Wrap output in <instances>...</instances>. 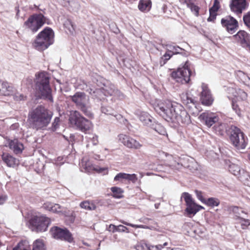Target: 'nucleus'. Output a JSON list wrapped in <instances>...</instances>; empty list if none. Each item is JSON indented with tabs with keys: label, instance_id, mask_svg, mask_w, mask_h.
Segmentation results:
<instances>
[{
	"label": "nucleus",
	"instance_id": "obj_1",
	"mask_svg": "<svg viewBox=\"0 0 250 250\" xmlns=\"http://www.w3.org/2000/svg\"><path fill=\"white\" fill-rule=\"evenodd\" d=\"M155 111L168 122L188 125L190 118L180 104H173L170 101H158L154 104Z\"/></svg>",
	"mask_w": 250,
	"mask_h": 250
},
{
	"label": "nucleus",
	"instance_id": "obj_2",
	"mask_svg": "<svg viewBox=\"0 0 250 250\" xmlns=\"http://www.w3.org/2000/svg\"><path fill=\"white\" fill-rule=\"evenodd\" d=\"M52 116V113L48 110L39 106L29 112L27 121L33 128L38 130L47 126Z\"/></svg>",
	"mask_w": 250,
	"mask_h": 250
},
{
	"label": "nucleus",
	"instance_id": "obj_3",
	"mask_svg": "<svg viewBox=\"0 0 250 250\" xmlns=\"http://www.w3.org/2000/svg\"><path fill=\"white\" fill-rule=\"evenodd\" d=\"M36 89L43 98L47 99L52 102L51 90L49 86V77L45 72H41L36 75Z\"/></svg>",
	"mask_w": 250,
	"mask_h": 250
},
{
	"label": "nucleus",
	"instance_id": "obj_4",
	"mask_svg": "<svg viewBox=\"0 0 250 250\" xmlns=\"http://www.w3.org/2000/svg\"><path fill=\"white\" fill-rule=\"evenodd\" d=\"M83 89L88 92L93 99H98L100 100L104 99V96H118L119 91L115 89L113 85L109 86L104 85L102 89H95L89 84H85L84 86L82 88Z\"/></svg>",
	"mask_w": 250,
	"mask_h": 250
},
{
	"label": "nucleus",
	"instance_id": "obj_5",
	"mask_svg": "<svg viewBox=\"0 0 250 250\" xmlns=\"http://www.w3.org/2000/svg\"><path fill=\"white\" fill-rule=\"evenodd\" d=\"M54 41V33L49 27L44 28L37 36L34 46L38 50L47 49Z\"/></svg>",
	"mask_w": 250,
	"mask_h": 250
},
{
	"label": "nucleus",
	"instance_id": "obj_6",
	"mask_svg": "<svg viewBox=\"0 0 250 250\" xmlns=\"http://www.w3.org/2000/svg\"><path fill=\"white\" fill-rule=\"evenodd\" d=\"M69 121L71 125H75L77 129L83 132H86L93 127L91 122L83 117L76 110L70 112Z\"/></svg>",
	"mask_w": 250,
	"mask_h": 250
},
{
	"label": "nucleus",
	"instance_id": "obj_7",
	"mask_svg": "<svg viewBox=\"0 0 250 250\" xmlns=\"http://www.w3.org/2000/svg\"><path fill=\"white\" fill-rule=\"evenodd\" d=\"M69 98L85 115L90 118L93 117L89 105V98L85 93L77 92L73 95L70 96Z\"/></svg>",
	"mask_w": 250,
	"mask_h": 250
},
{
	"label": "nucleus",
	"instance_id": "obj_8",
	"mask_svg": "<svg viewBox=\"0 0 250 250\" xmlns=\"http://www.w3.org/2000/svg\"><path fill=\"white\" fill-rule=\"evenodd\" d=\"M50 224V219L46 216L41 215L33 216L29 221L28 227L32 231L36 232L45 231Z\"/></svg>",
	"mask_w": 250,
	"mask_h": 250
},
{
	"label": "nucleus",
	"instance_id": "obj_9",
	"mask_svg": "<svg viewBox=\"0 0 250 250\" xmlns=\"http://www.w3.org/2000/svg\"><path fill=\"white\" fill-rule=\"evenodd\" d=\"M42 208L53 213H60L67 217L71 223H73L75 220V215L74 211L66 209L59 204L46 202L43 204Z\"/></svg>",
	"mask_w": 250,
	"mask_h": 250
},
{
	"label": "nucleus",
	"instance_id": "obj_10",
	"mask_svg": "<svg viewBox=\"0 0 250 250\" xmlns=\"http://www.w3.org/2000/svg\"><path fill=\"white\" fill-rule=\"evenodd\" d=\"M191 75L190 70L189 69V62L187 61L184 65L179 68L176 71L171 74L172 78L177 83L182 84L187 83L190 81Z\"/></svg>",
	"mask_w": 250,
	"mask_h": 250
},
{
	"label": "nucleus",
	"instance_id": "obj_11",
	"mask_svg": "<svg viewBox=\"0 0 250 250\" xmlns=\"http://www.w3.org/2000/svg\"><path fill=\"white\" fill-rule=\"evenodd\" d=\"M45 18L42 14L34 15L24 22L26 28L32 32H37L45 23Z\"/></svg>",
	"mask_w": 250,
	"mask_h": 250
},
{
	"label": "nucleus",
	"instance_id": "obj_12",
	"mask_svg": "<svg viewBox=\"0 0 250 250\" xmlns=\"http://www.w3.org/2000/svg\"><path fill=\"white\" fill-rule=\"evenodd\" d=\"M230 139L232 144L238 149L245 148L247 143L244 134L239 128L235 126L232 127Z\"/></svg>",
	"mask_w": 250,
	"mask_h": 250
},
{
	"label": "nucleus",
	"instance_id": "obj_13",
	"mask_svg": "<svg viewBox=\"0 0 250 250\" xmlns=\"http://www.w3.org/2000/svg\"><path fill=\"white\" fill-rule=\"evenodd\" d=\"M181 198H184L186 202L187 206L186 211L188 215H194L199 210L204 209L202 206L197 205L195 203L191 195L189 193L187 192L183 193Z\"/></svg>",
	"mask_w": 250,
	"mask_h": 250
},
{
	"label": "nucleus",
	"instance_id": "obj_14",
	"mask_svg": "<svg viewBox=\"0 0 250 250\" xmlns=\"http://www.w3.org/2000/svg\"><path fill=\"white\" fill-rule=\"evenodd\" d=\"M50 233L52 236L56 239L65 240L69 242L73 239L71 234L66 229L54 227L51 228Z\"/></svg>",
	"mask_w": 250,
	"mask_h": 250
},
{
	"label": "nucleus",
	"instance_id": "obj_15",
	"mask_svg": "<svg viewBox=\"0 0 250 250\" xmlns=\"http://www.w3.org/2000/svg\"><path fill=\"white\" fill-rule=\"evenodd\" d=\"M119 141L126 147L133 149H140L143 146L139 141L132 137L124 134L118 135Z\"/></svg>",
	"mask_w": 250,
	"mask_h": 250
},
{
	"label": "nucleus",
	"instance_id": "obj_16",
	"mask_svg": "<svg viewBox=\"0 0 250 250\" xmlns=\"http://www.w3.org/2000/svg\"><path fill=\"white\" fill-rule=\"evenodd\" d=\"M221 23L222 25L225 27L227 31L230 34L234 33L238 27V21L230 16H228L222 18Z\"/></svg>",
	"mask_w": 250,
	"mask_h": 250
},
{
	"label": "nucleus",
	"instance_id": "obj_17",
	"mask_svg": "<svg viewBox=\"0 0 250 250\" xmlns=\"http://www.w3.org/2000/svg\"><path fill=\"white\" fill-rule=\"evenodd\" d=\"M200 121L208 127L216 124L219 121V117L215 113L210 112L202 113L198 117Z\"/></svg>",
	"mask_w": 250,
	"mask_h": 250
},
{
	"label": "nucleus",
	"instance_id": "obj_18",
	"mask_svg": "<svg viewBox=\"0 0 250 250\" xmlns=\"http://www.w3.org/2000/svg\"><path fill=\"white\" fill-rule=\"evenodd\" d=\"M202 89L200 96V100L202 104L208 106L211 105L213 103V99L210 91L208 89L207 85L202 83Z\"/></svg>",
	"mask_w": 250,
	"mask_h": 250
},
{
	"label": "nucleus",
	"instance_id": "obj_19",
	"mask_svg": "<svg viewBox=\"0 0 250 250\" xmlns=\"http://www.w3.org/2000/svg\"><path fill=\"white\" fill-rule=\"evenodd\" d=\"M247 7L246 0H231L230 7L231 11L237 15L241 14Z\"/></svg>",
	"mask_w": 250,
	"mask_h": 250
},
{
	"label": "nucleus",
	"instance_id": "obj_20",
	"mask_svg": "<svg viewBox=\"0 0 250 250\" xmlns=\"http://www.w3.org/2000/svg\"><path fill=\"white\" fill-rule=\"evenodd\" d=\"M233 37L241 45L250 51V44L248 34L244 31H240Z\"/></svg>",
	"mask_w": 250,
	"mask_h": 250
},
{
	"label": "nucleus",
	"instance_id": "obj_21",
	"mask_svg": "<svg viewBox=\"0 0 250 250\" xmlns=\"http://www.w3.org/2000/svg\"><path fill=\"white\" fill-rule=\"evenodd\" d=\"M82 167L85 170V172H91L95 171L98 172H102L106 169L105 168H100L98 166L94 165L89 161H87L84 159L82 161Z\"/></svg>",
	"mask_w": 250,
	"mask_h": 250
},
{
	"label": "nucleus",
	"instance_id": "obj_22",
	"mask_svg": "<svg viewBox=\"0 0 250 250\" xmlns=\"http://www.w3.org/2000/svg\"><path fill=\"white\" fill-rule=\"evenodd\" d=\"M136 115L144 125L150 126L154 120L153 117L148 113L145 111H137Z\"/></svg>",
	"mask_w": 250,
	"mask_h": 250
},
{
	"label": "nucleus",
	"instance_id": "obj_23",
	"mask_svg": "<svg viewBox=\"0 0 250 250\" xmlns=\"http://www.w3.org/2000/svg\"><path fill=\"white\" fill-rule=\"evenodd\" d=\"M1 159L8 167H14L19 165L18 159L7 153H3L1 155Z\"/></svg>",
	"mask_w": 250,
	"mask_h": 250
},
{
	"label": "nucleus",
	"instance_id": "obj_24",
	"mask_svg": "<svg viewBox=\"0 0 250 250\" xmlns=\"http://www.w3.org/2000/svg\"><path fill=\"white\" fill-rule=\"evenodd\" d=\"M180 3L183 6H186L196 16L199 15V8L197 5L196 0H179Z\"/></svg>",
	"mask_w": 250,
	"mask_h": 250
},
{
	"label": "nucleus",
	"instance_id": "obj_25",
	"mask_svg": "<svg viewBox=\"0 0 250 250\" xmlns=\"http://www.w3.org/2000/svg\"><path fill=\"white\" fill-rule=\"evenodd\" d=\"M9 147L15 154L21 153L24 149L23 144L17 139L10 140L9 142Z\"/></svg>",
	"mask_w": 250,
	"mask_h": 250
},
{
	"label": "nucleus",
	"instance_id": "obj_26",
	"mask_svg": "<svg viewBox=\"0 0 250 250\" xmlns=\"http://www.w3.org/2000/svg\"><path fill=\"white\" fill-rule=\"evenodd\" d=\"M181 100L183 104L186 105L188 108L196 107V102L189 94H182Z\"/></svg>",
	"mask_w": 250,
	"mask_h": 250
},
{
	"label": "nucleus",
	"instance_id": "obj_27",
	"mask_svg": "<svg viewBox=\"0 0 250 250\" xmlns=\"http://www.w3.org/2000/svg\"><path fill=\"white\" fill-rule=\"evenodd\" d=\"M152 3L150 0H140L138 8L140 11L143 12H147L151 8Z\"/></svg>",
	"mask_w": 250,
	"mask_h": 250
},
{
	"label": "nucleus",
	"instance_id": "obj_28",
	"mask_svg": "<svg viewBox=\"0 0 250 250\" xmlns=\"http://www.w3.org/2000/svg\"><path fill=\"white\" fill-rule=\"evenodd\" d=\"M150 127L156 132L161 135H167V133L165 127L161 124L155 122L154 120L150 125Z\"/></svg>",
	"mask_w": 250,
	"mask_h": 250
},
{
	"label": "nucleus",
	"instance_id": "obj_29",
	"mask_svg": "<svg viewBox=\"0 0 250 250\" xmlns=\"http://www.w3.org/2000/svg\"><path fill=\"white\" fill-rule=\"evenodd\" d=\"M230 91L233 94V96L237 99L241 100H245L247 98V94L243 90L240 89H230Z\"/></svg>",
	"mask_w": 250,
	"mask_h": 250
},
{
	"label": "nucleus",
	"instance_id": "obj_30",
	"mask_svg": "<svg viewBox=\"0 0 250 250\" xmlns=\"http://www.w3.org/2000/svg\"><path fill=\"white\" fill-rule=\"evenodd\" d=\"M13 93V88L7 82H5L0 91V94L3 96H9Z\"/></svg>",
	"mask_w": 250,
	"mask_h": 250
},
{
	"label": "nucleus",
	"instance_id": "obj_31",
	"mask_svg": "<svg viewBox=\"0 0 250 250\" xmlns=\"http://www.w3.org/2000/svg\"><path fill=\"white\" fill-rule=\"evenodd\" d=\"M80 206L81 208L88 210H93L96 208L95 204L93 202L89 201H84L81 202Z\"/></svg>",
	"mask_w": 250,
	"mask_h": 250
},
{
	"label": "nucleus",
	"instance_id": "obj_32",
	"mask_svg": "<svg viewBox=\"0 0 250 250\" xmlns=\"http://www.w3.org/2000/svg\"><path fill=\"white\" fill-rule=\"evenodd\" d=\"M32 250H46L43 241L40 239L36 240L33 243Z\"/></svg>",
	"mask_w": 250,
	"mask_h": 250
},
{
	"label": "nucleus",
	"instance_id": "obj_33",
	"mask_svg": "<svg viewBox=\"0 0 250 250\" xmlns=\"http://www.w3.org/2000/svg\"><path fill=\"white\" fill-rule=\"evenodd\" d=\"M63 25L66 32L68 34H73L75 32V27L71 21L68 19L66 20Z\"/></svg>",
	"mask_w": 250,
	"mask_h": 250
},
{
	"label": "nucleus",
	"instance_id": "obj_34",
	"mask_svg": "<svg viewBox=\"0 0 250 250\" xmlns=\"http://www.w3.org/2000/svg\"><path fill=\"white\" fill-rule=\"evenodd\" d=\"M243 170L241 169L240 167L237 165L232 164L229 166V170L230 172L239 178L240 177V175H242Z\"/></svg>",
	"mask_w": 250,
	"mask_h": 250
},
{
	"label": "nucleus",
	"instance_id": "obj_35",
	"mask_svg": "<svg viewBox=\"0 0 250 250\" xmlns=\"http://www.w3.org/2000/svg\"><path fill=\"white\" fill-rule=\"evenodd\" d=\"M204 204L211 207H217L220 204V201L217 198L210 197L208 198L207 200H205V202Z\"/></svg>",
	"mask_w": 250,
	"mask_h": 250
},
{
	"label": "nucleus",
	"instance_id": "obj_36",
	"mask_svg": "<svg viewBox=\"0 0 250 250\" xmlns=\"http://www.w3.org/2000/svg\"><path fill=\"white\" fill-rule=\"evenodd\" d=\"M166 47L167 50L171 53V54H177L180 53L183 49L177 45H173L171 44H167L166 45Z\"/></svg>",
	"mask_w": 250,
	"mask_h": 250
},
{
	"label": "nucleus",
	"instance_id": "obj_37",
	"mask_svg": "<svg viewBox=\"0 0 250 250\" xmlns=\"http://www.w3.org/2000/svg\"><path fill=\"white\" fill-rule=\"evenodd\" d=\"M239 178L245 185L250 187V177L247 172L243 170L242 174V175H240V177Z\"/></svg>",
	"mask_w": 250,
	"mask_h": 250
},
{
	"label": "nucleus",
	"instance_id": "obj_38",
	"mask_svg": "<svg viewBox=\"0 0 250 250\" xmlns=\"http://www.w3.org/2000/svg\"><path fill=\"white\" fill-rule=\"evenodd\" d=\"M213 129L216 133L222 135L226 129V125L224 123H221L218 122L213 126Z\"/></svg>",
	"mask_w": 250,
	"mask_h": 250
},
{
	"label": "nucleus",
	"instance_id": "obj_39",
	"mask_svg": "<svg viewBox=\"0 0 250 250\" xmlns=\"http://www.w3.org/2000/svg\"><path fill=\"white\" fill-rule=\"evenodd\" d=\"M111 190L113 192V195L114 197L120 198L123 197V190L121 188L114 187L111 188Z\"/></svg>",
	"mask_w": 250,
	"mask_h": 250
},
{
	"label": "nucleus",
	"instance_id": "obj_40",
	"mask_svg": "<svg viewBox=\"0 0 250 250\" xmlns=\"http://www.w3.org/2000/svg\"><path fill=\"white\" fill-rule=\"evenodd\" d=\"M173 56V54H171L169 51L167 50L166 53L161 57L160 64L161 66L164 65L169 60L171 57Z\"/></svg>",
	"mask_w": 250,
	"mask_h": 250
},
{
	"label": "nucleus",
	"instance_id": "obj_41",
	"mask_svg": "<svg viewBox=\"0 0 250 250\" xmlns=\"http://www.w3.org/2000/svg\"><path fill=\"white\" fill-rule=\"evenodd\" d=\"M120 222L121 223L123 224L124 225L130 226L131 227L135 228H142V229H150V228L147 226L142 225H135V224L128 223L124 220H120Z\"/></svg>",
	"mask_w": 250,
	"mask_h": 250
},
{
	"label": "nucleus",
	"instance_id": "obj_42",
	"mask_svg": "<svg viewBox=\"0 0 250 250\" xmlns=\"http://www.w3.org/2000/svg\"><path fill=\"white\" fill-rule=\"evenodd\" d=\"M13 250H30V249L26 242H21Z\"/></svg>",
	"mask_w": 250,
	"mask_h": 250
},
{
	"label": "nucleus",
	"instance_id": "obj_43",
	"mask_svg": "<svg viewBox=\"0 0 250 250\" xmlns=\"http://www.w3.org/2000/svg\"><path fill=\"white\" fill-rule=\"evenodd\" d=\"M151 245L144 242H141L137 245L136 249L137 250H150Z\"/></svg>",
	"mask_w": 250,
	"mask_h": 250
},
{
	"label": "nucleus",
	"instance_id": "obj_44",
	"mask_svg": "<svg viewBox=\"0 0 250 250\" xmlns=\"http://www.w3.org/2000/svg\"><path fill=\"white\" fill-rule=\"evenodd\" d=\"M88 142H91L94 146L97 145L99 143L98 136L96 134H91L88 138Z\"/></svg>",
	"mask_w": 250,
	"mask_h": 250
},
{
	"label": "nucleus",
	"instance_id": "obj_45",
	"mask_svg": "<svg viewBox=\"0 0 250 250\" xmlns=\"http://www.w3.org/2000/svg\"><path fill=\"white\" fill-rule=\"evenodd\" d=\"M101 111L102 113L106 115H114L113 109L109 106H102L101 107Z\"/></svg>",
	"mask_w": 250,
	"mask_h": 250
},
{
	"label": "nucleus",
	"instance_id": "obj_46",
	"mask_svg": "<svg viewBox=\"0 0 250 250\" xmlns=\"http://www.w3.org/2000/svg\"><path fill=\"white\" fill-rule=\"evenodd\" d=\"M230 210H231L237 216L238 218L240 219V215H241V213H245L243 210L240 209L238 207L233 206L230 208Z\"/></svg>",
	"mask_w": 250,
	"mask_h": 250
},
{
	"label": "nucleus",
	"instance_id": "obj_47",
	"mask_svg": "<svg viewBox=\"0 0 250 250\" xmlns=\"http://www.w3.org/2000/svg\"><path fill=\"white\" fill-rule=\"evenodd\" d=\"M127 173L120 172L117 174L114 178L115 181L122 182L123 180H126Z\"/></svg>",
	"mask_w": 250,
	"mask_h": 250
},
{
	"label": "nucleus",
	"instance_id": "obj_48",
	"mask_svg": "<svg viewBox=\"0 0 250 250\" xmlns=\"http://www.w3.org/2000/svg\"><path fill=\"white\" fill-rule=\"evenodd\" d=\"M243 21L245 25L250 31V11L247 13L243 16Z\"/></svg>",
	"mask_w": 250,
	"mask_h": 250
},
{
	"label": "nucleus",
	"instance_id": "obj_49",
	"mask_svg": "<svg viewBox=\"0 0 250 250\" xmlns=\"http://www.w3.org/2000/svg\"><path fill=\"white\" fill-rule=\"evenodd\" d=\"M240 220H241L240 223L243 229H246L250 225V222L249 220L245 219L243 218H240Z\"/></svg>",
	"mask_w": 250,
	"mask_h": 250
},
{
	"label": "nucleus",
	"instance_id": "obj_50",
	"mask_svg": "<svg viewBox=\"0 0 250 250\" xmlns=\"http://www.w3.org/2000/svg\"><path fill=\"white\" fill-rule=\"evenodd\" d=\"M220 8V3L217 0H215L213 5L209 9V12L216 13Z\"/></svg>",
	"mask_w": 250,
	"mask_h": 250
},
{
	"label": "nucleus",
	"instance_id": "obj_51",
	"mask_svg": "<svg viewBox=\"0 0 250 250\" xmlns=\"http://www.w3.org/2000/svg\"><path fill=\"white\" fill-rule=\"evenodd\" d=\"M167 242H165L163 245L158 244L155 246L151 245L150 250H162L164 247L167 246Z\"/></svg>",
	"mask_w": 250,
	"mask_h": 250
},
{
	"label": "nucleus",
	"instance_id": "obj_52",
	"mask_svg": "<svg viewBox=\"0 0 250 250\" xmlns=\"http://www.w3.org/2000/svg\"><path fill=\"white\" fill-rule=\"evenodd\" d=\"M117 232L128 233L129 230L128 229L126 228L125 226L122 225H119L117 226Z\"/></svg>",
	"mask_w": 250,
	"mask_h": 250
},
{
	"label": "nucleus",
	"instance_id": "obj_53",
	"mask_svg": "<svg viewBox=\"0 0 250 250\" xmlns=\"http://www.w3.org/2000/svg\"><path fill=\"white\" fill-rule=\"evenodd\" d=\"M127 180L130 181L133 183H135L137 181V175L135 174H127Z\"/></svg>",
	"mask_w": 250,
	"mask_h": 250
},
{
	"label": "nucleus",
	"instance_id": "obj_54",
	"mask_svg": "<svg viewBox=\"0 0 250 250\" xmlns=\"http://www.w3.org/2000/svg\"><path fill=\"white\" fill-rule=\"evenodd\" d=\"M195 192L196 193V196L197 198L200 200L203 203L205 202V199L203 197L202 195V192L201 191L195 190Z\"/></svg>",
	"mask_w": 250,
	"mask_h": 250
},
{
	"label": "nucleus",
	"instance_id": "obj_55",
	"mask_svg": "<svg viewBox=\"0 0 250 250\" xmlns=\"http://www.w3.org/2000/svg\"><path fill=\"white\" fill-rule=\"evenodd\" d=\"M14 98L16 101H20L24 100L26 97L23 94L17 93L14 95Z\"/></svg>",
	"mask_w": 250,
	"mask_h": 250
},
{
	"label": "nucleus",
	"instance_id": "obj_56",
	"mask_svg": "<svg viewBox=\"0 0 250 250\" xmlns=\"http://www.w3.org/2000/svg\"><path fill=\"white\" fill-rule=\"evenodd\" d=\"M107 230L109 232L114 233L117 232V226H115L113 224H110L108 226L107 228Z\"/></svg>",
	"mask_w": 250,
	"mask_h": 250
},
{
	"label": "nucleus",
	"instance_id": "obj_57",
	"mask_svg": "<svg viewBox=\"0 0 250 250\" xmlns=\"http://www.w3.org/2000/svg\"><path fill=\"white\" fill-rule=\"evenodd\" d=\"M232 107L233 109L235 111V112L239 115H240V110L238 107V106L237 104H235L234 100L232 101Z\"/></svg>",
	"mask_w": 250,
	"mask_h": 250
},
{
	"label": "nucleus",
	"instance_id": "obj_58",
	"mask_svg": "<svg viewBox=\"0 0 250 250\" xmlns=\"http://www.w3.org/2000/svg\"><path fill=\"white\" fill-rule=\"evenodd\" d=\"M217 13L209 12V17L208 19V21H213L216 19Z\"/></svg>",
	"mask_w": 250,
	"mask_h": 250
},
{
	"label": "nucleus",
	"instance_id": "obj_59",
	"mask_svg": "<svg viewBox=\"0 0 250 250\" xmlns=\"http://www.w3.org/2000/svg\"><path fill=\"white\" fill-rule=\"evenodd\" d=\"M7 199V197L6 195H0V205L3 204Z\"/></svg>",
	"mask_w": 250,
	"mask_h": 250
},
{
	"label": "nucleus",
	"instance_id": "obj_60",
	"mask_svg": "<svg viewBox=\"0 0 250 250\" xmlns=\"http://www.w3.org/2000/svg\"><path fill=\"white\" fill-rule=\"evenodd\" d=\"M171 167H172V168L174 169H179L182 167V165H180L179 163H175L172 164Z\"/></svg>",
	"mask_w": 250,
	"mask_h": 250
},
{
	"label": "nucleus",
	"instance_id": "obj_61",
	"mask_svg": "<svg viewBox=\"0 0 250 250\" xmlns=\"http://www.w3.org/2000/svg\"><path fill=\"white\" fill-rule=\"evenodd\" d=\"M59 122V118H56L55 119L54 122L53 124L54 127H56V125H57L58 124V122Z\"/></svg>",
	"mask_w": 250,
	"mask_h": 250
},
{
	"label": "nucleus",
	"instance_id": "obj_62",
	"mask_svg": "<svg viewBox=\"0 0 250 250\" xmlns=\"http://www.w3.org/2000/svg\"><path fill=\"white\" fill-rule=\"evenodd\" d=\"M160 204H155V207L156 208H158L159 207Z\"/></svg>",
	"mask_w": 250,
	"mask_h": 250
},
{
	"label": "nucleus",
	"instance_id": "obj_63",
	"mask_svg": "<svg viewBox=\"0 0 250 250\" xmlns=\"http://www.w3.org/2000/svg\"><path fill=\"white\" fill-rule=\"evenodd\" d=\"M243 75H244V76L245 78H246V79H247L248 80H250V78L249 77H248V76H245V75H244V74H243Z\"/></svg>",
	"mask_w": 250,
	"mask_h": 250
},
{
	"label": "nucleus",
	"instance_id": "obj_64",
	"mask_svg": "<svg viewBox=\"0 0 250 250\" xmlns=\"http://www.w3.org/2000/svg\"><path fill=\"white\" fill-rule=\"evenodd\" d=\"M151 174H151V173H149V172H148V173H146V175H147V176L151 175Z\"/></svg>",
	"mask_w": 250,
	"mask_h": 250
}]
</instances>
